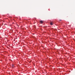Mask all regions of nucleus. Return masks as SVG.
Masks as SVG:
<instances>
[{"label":"nucleus","mask_w":75,"mask_h":75,"mask_svg":"<svg viewBox=\"0 0 75 75\" xmlns=\"http://www.w3.org/2000/svg\"><path fill=\"white\" fill-rule=\"evenodd\" d=\"M50 24L51 25H53L52 22H51L50 23Z\"/></svg>","instance_id":"2"},{"label":"nucleus","mask_w":75,"mask_h":75,"mask_svg":"<svg viewBox=\"0 0 75 75\" xmlns=\"http://www.w3.org/2000/svg\"><path fill=\"white\" fill-rule=\"evenodd\" d=\"M40 23H41V24H42V23H43V21H40Z\"/></svg>","instance_id":"1"},{"label":"nucleus","mask_w":75,"mask_h":75,"mask_svg":"<svg viewBox=\"0 0 75 75\" xmlns=\"http://www.w3.org/2000/svg\"><path fill=\"white\" fill-rule=\"evenodd\" d=\"M14 64L12 65V67L14 68Z\"/></svg>","instance_id":"3"},{"label":"nucleus","mask_w":75,"mask_h":75,"mask_svg":"<svg viewBox=\"0 0 75 75\" xmlns=\"http://www.w3.org/2000/svg\"><path fill=\"white\" fill-rule=\"evenodd\" d=\"M60 21H61V20H60Z\"/></svg>","instance_id":"4"}]
</instances>
